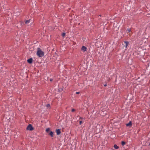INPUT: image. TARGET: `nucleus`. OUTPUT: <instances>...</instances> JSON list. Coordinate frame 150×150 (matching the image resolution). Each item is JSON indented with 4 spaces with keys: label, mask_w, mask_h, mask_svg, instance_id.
<instances>
[{
    "label": "nucleus",
    "mask_w": 150,
    "mask_h": 150,
    "mask_svg": "<svg viewBox=\"0 0 150 150\" xmlns=\"http://www.w3.org/2000/svg\"><path fill=\"white\" fill-rule=\"evenodd\" d=\"M79 93H80L79 92H76V94H79Z\"/></svg>",
    "instance_id": "21"
},
{
    "label": "nucleus",
    "mask_w": 150,
    "mask_h": 150,
    "mask_svg": "<svg viewBox=\"0 0 150 150\" xmlns=\"http://www.w3.org/2000/svg\"><path fill=\"white\" fill-rule=\"evenodd\" d=\"M62 35L63 37H64L65 36V33H62Z\"/></svg>",
    "instance_id": "14"
},
{
    "label": "nucleus",
    "mask_w": 150,
    "mask_h": 150,
    "mask_svg": "<svg viewBox=\"0 0 150 150\" xmlns=\"http://www.w3.org/2000/svg\"><path fill=\"white\" fill-rule=\"evenodd\" d=\"M56 132L57 134V135H59L61 133L60 129H56Z\"/></svg>",
    "instance_id": "6"
},
{
    "label": "nucleus",
    "mask_w": 150,
    "mask_h": 150,
    "mask_svg": "<svg viewBox=\"0 0 150 150\" xmlns=\"http://www.w3.org/2000/svg\"><path fill=\"white\" fill-rule=\"evenodd\" d=\"M81 50L83 52H85L87 51V49L85 46H83L81 48Z\"/></svg>",
    "instance_id": "4"
},
{
    "label": "nucleus",
    "mask_w": 150,
    "mask_h": 150,
    "mask_svg": "<svg viewBox=\"0 0 150 150\" xmlns=\"http://www.w3.org/2000/svg\"><path fill=\"white\" fill-rule=\"evenodd\" d=\"M75 111V110L74 109H72V110H71V111L72 112H73L74 111Z\"/></svg>",
    "instance_id": "17"
},
{
    "label": "nucleus",
    "mask_w": 150,
    "mask_h": 150,
    "mask_svg": "<svg viewBox=\"0 0 150 150\" xmlns=\"http://www.w3.org/2000/svg\"><path fill=\"white\" fill-rule=\"evenodd\" d=\"M104 86H107V83H105L104 84Z\"/></svg>",
    "instance_id": "20"
},
{
    "label": "nucleus",
    "mask_w": 150,
    "mask_h": 150,
    "mask_svg": "<svg viewBox=\"0 0 150 150\" xmlns=\"http://www.w3.org/2000/svg\"><path fill=\"white\" fill-rule=\"evenodd\" d=\"M82 121H79V125H81L82 124Z\"/></svg>",
    "instance_id": "19"
},
{
    "label": "nucleus",
    "mask_w": 150,
    "mask_h": 150,
    "mask_svg": "<svg viewBox=\"0 0 150 150\" xmlns=\"http://www.w3.org/2000/svg\"><path fill=\"white\" fill-rule=\"evenodd\" d=\"M127 30L129 32H130L131 31V30L130 29H127Z\"/></svg>",
    "instance_id": "18"
},
{
    "label": "nucleus",
    "mask_w": 150,
    "mask_h": 150,
    "mask_svg": "<svg viewBox=\"0 0 150 150\" xmlns=\"http://www.w3.org/2000/svg\"><path fill=\"white\" fill-rule=\"evenodd\" d=\"M125 144V142L124 141H122L121 142V144L122 146H123Z\"/></svg>",
    "instance_id": "12"
},
{
    "label": "nucleus",
    "mask_w": 150,
    "mask_h": 150,
    "mask_svg": "<svg viewBox=\"0 0 150 150\" xmlns=\"http://www.w3.org/2000/svg\"><path fill=\"white\" fill-rule=\"evenodd\" d=\"M50 106V104H47L46 105V107L47 108L49 107Z\"/></svg>",
    "instance_id": "16"
},
{
    "label": "nucleus",
    "mask_w": 150,
    "mask_h": 150,
    "mask_svg": "<svg viewBox=\"0 0 150 150\" xmlns=\"http://www.w3.org/2000/svg\"><path fill=\"white\" fill-rule=\"evenodd\" d=\"M48 135H50L51 137H53L54 135V132L51 131L49 133Z\"/></svg>",
    "instance_id": "7"
},
{
    "label": "nucleus",
    "mask_w": 150,
    "mask_h": 150,
    "mask_svg": "<svg viewBox=\"0 0 150 150\" xmlns=\"http://www.w3.org/2000/svg\"><path fill=\"white\" fill-rule=\"evenodd\" d=\"M114 147L116 149H118L119 148V147L116 144L114 145Z\"/></svg>",
    "instance_id": "11"
},
{
    "label": "nucleus",
    "mask_w": 150,
    "mask_h": 150,
    "mask_svg": "<svg viewBox=\"0 0 150 150\" xmlns=\"http://www.w3.org/2000/svg\"><path fill=\"white\" fill-rule=\"evenodd\" d=\"M132 122L131 121H130L129 123L126 124V126H129L130 127L132 125Z\"/></svg>",
    "instance_id": "8"
},
{
    "label": "nucleus",
    "mask_w": 150,
    "mask_h": 150,
    "mask_svg": "<svg viewBox=\"0 0 150 150\" xmlns=\"http://www.w3.org/2000/svg\"><path fill=\"white\" fill-rule=\"evenodd\" d=\"M52 81V79H50V81Z\"/></svg>",
    "instance_id": "23"
},
{
    "label": "nucleus",
    "mask_w": 150,
    "mask_h": 150,
    "mask_svg": "<svg viewBox=\"0 0 150 150\" xmlns=\"http://www.w3.org/2000/svg\"><path fill=\"white\" fill-rule=\"evenodd\" d=\"M50 128H48L46 129V131L47 133H48V132L50 131Z\"/></svg>",
    "instance_id": "13"
},
{
    "label": "nucleus",
    "mask_w": 150,
    "mask_h": 150,
    "mask_svg": "<svg viewBox=\"0 0 150 150\" xmlns=\"http://www.w3.org/2000/svg\"><path fill=\"white\" fill-rule=\"evenodd\" d=\"M62 89H58V91L61 92V91H62Z\"/></svg>",
    "instance_id": "15"
},
{
    "label": "nucleus",
    "mask_w": 150,
    "mask_h": 150,
    "mask_svg": "<svg viewBox=\"0 0 150 150\" xmlns=\"http://www.w3.org/2000/svg\"><path fill=\"white\" fill-rule=\"evenodd\" d=\"M141 60L143 62H145L148 61V59L147 57H141Z\"/></svg>",
    "instance_id": "3"
},
{
    "label": "nucleus",
    "mask_w": 150,
    "mask_h": 150,
    "mask_svg": "<svg viewBox=\"0 0 150 150\" xmlns=\"http://www.w3.org/2000/svg\"><path fill=\"white\" fill-rule=\"evenodd\" d=\"M149 145H150V142L149 143Z\"/></svg>",
    "instance_id": "24"
},
{
    "label": "nucleus",
    "mask_w": 150,
    "mask_h": 150,
    "mask_svg": "<svg viewBox=\"0 0 150 150\" xmlns=\"http://www.w3.org/2000/svg\"><path fill=\"white\" fill-rule=\"evenodd\" d=\"M124 43L125 44V48H126L129 45V42L127 41H124Z\"/></svg>",
    "instance_id": "9"
},
{
    "label": "nucleus",
    "mask_w": 150,
    "mask_h": 150,
    "mask_svg": "<svg viewBox=\"0 0 150 150\" xmlns=\"http://www.w3.org/2000/svg\"><path fill=\"white\" fill-rule=\"evenodd\" d=\"M37 50L36 54L38 56H44V52L40 48H38Z\"/></svg>",
    "instance_id": "1"
},
{
    "label": "nucleus",
    "mask_w": 150,
    "mask_h": 150,
    "mask_svg": "<svg viewBox=\"0 0 150 150\" xmlns=\"http://www.w3.org/2000/svg\"><path fill=\"white\" fill-rule=\"evenodd\" d=\"M26 129L30 131H32L34 129V128L31 124H29L27 127Z\"/></svg>",
    "instance_id": "2"
},
{
    "label": "nucleus",
    "mask_w": 150,
    "mask_h": 150,
    "mask_svg": "<svg viewBox=\"0 0 150 150\" xmlns=\"http://www.w3.org/2000/svg\"><path fill=\"white\" fill-rule=\"evenodd\" d=\"M33 61V60L32 58H30L27 60V62L30 64H32V63Z\"/></svg>",
    "instance_id": "5"
},
{
    "label": "nucleus",
    "mask_w": 150,
    "mask_h": 150,
    "mask_svg": "<svg viewBox=\"0 0 150 150\" xmlns=\"http://www.w3.org/2000/svg\"><path fill=\"white\" fill-rule=\"evenodd\" d=\"M79 119H83V118L82 117H80Z\"/></svg>",
    "instance_id": "22"
},
{
    "label": "nucleus",
    "mask_w": 150,
    "mask_h": 150,
    "mask_svg": "<svg viewBox=\"0 0 150 150\" xmlns=\"http://www.w3.org/2000/svg\"><path fill=\"white\" fill-rule=\"evenodd\" d=\"M30 20H31L30 19H29V20H25V24H28V23H29L30 22Z\"/></svg>",
    "instance_id": "10"
},
{
    "label": "nucleus",
    "mask_w": 150,
    "mask_h": 150,
    "mask_svg": "<svg viewBox=\"0 0 150 150\" xmlns=\"http://www.w3.org/2000/svg\"><path fill=\"white\" fill-rule=\"evenodd\" d=\"M0 68H2V67H0Z\"/></svg>",
    "instance_id": "25"
}]
</instances>
